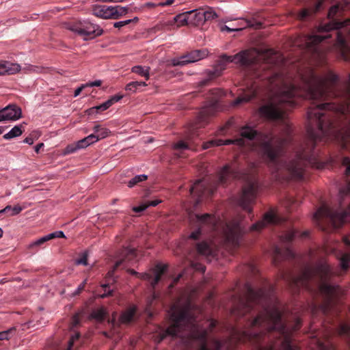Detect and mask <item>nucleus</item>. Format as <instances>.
<instances>
[{
	"instance_id": "37998d69",
	"label": "nucleus",
	"mask_w": 350,
	"mask_h": 350,
	"mask_svg": "<svg viewBox=\"0 0 350 350\" xmlns=\"http://www.w3.org/2000/svg\"><path fill=\"white\" fill-rule=\"evenodd\" d=\"M87 283V280H85L79 286V287L77 288V289L75 291V295H79L81 291L84 289L85 288V286Z\"/></svg>"
},
{
	"instance_id": "7ed1b4c3",
	"label": "nucleus",
	"mask_w": 350,
	"mask_h": 350,
	"mask_svg": "<svg viewBox=\"0 0 350 350\" xmlns=\"http://www.w3.org/2000/svg\"><path fill=\"white\" fill-rule=\"evenodd\" d=\"M189 219L192 228H195L189 236L193 240L199 239L202 234L217 230L219 222V219L209 213L190 215Z\"/></svg>"
},
{
	"instance_id": "79ce46f5",
	"label": "nucleus",
	"mask_w": 350,
	"mask_h": 350,
	"mask_svg": "<svg viewBox=\"0 0 350 350\" xmlns=\"http://www.w3.org/2000/svg\"><path fill=\"white\" fill-rule=\"evenodd\" d=\"M247 270L250 272L253 275H256L258 273V270L254 265L253 264H248L246 267Z\"/></svg>"
},
{
	"instance_id": "f8f14e48",
	"label": "nucleus",
	"mask_w": 350,
	"mask_h": 350,
	"mask_svg": "<svg viewBox=\"0 0 350 350\" xmlns=\"http://www.w3.org/2000/svg\"><path fill=\"white\" fill-rule=\"evenodd\" d=\"M283 219L279 217L277 211L274 208L269 209L265 213L262 220L254 224L250 227V232H260L267 224H279Z\"/></svg>"
},
{
	"instance_id": "8fccbe9b",
	"label": "nucleus",
	"mask_w": 350,
	"mask_h": 350,
	"mask_svg": "<svg viewBox=\"0 0 350 350\" xmlns=\"http://www.w3.org/2000/svg\"><path fill=\"white\" fill-rule=\"evenodd\" d=\"M86 87L85 85H81V87L78 88L75 91V93H74V96L75 97H77V96H79L80 94V93L81 92V91L83 90V89Z\"/></svg>"
},
{
	"instance_id": "49530a36",
	"label": "nucleus",
	"mask_w": 350,
	"mask_h": 350,
	"mask_svg": "<svg viewBox=\"0 0 350 350\" xmlns=\"http://www.w3.org/2000/svg\"><path fill=\"white\" fill-rule=\"evenodd\" d=\"M102 84V81L100 80H97V81H95L94 82H92V83H87L85 85L86 87L88 86H90V87H94V86H96V87H99Z\"/></svg>"
},
{
	"instance_id": "72a5a7b5",
	"label": "nucleus",
	"mask_w": 350,
	"mask_h": 350,
	"mask_svg": "<svg viewBox=\"0 0 350 350\" xmlns=\"http://www.w3.org/2000/svg\"><path fill=\"white\" fill-rule=\"evenodd\" d=\"M101 286L105 291L103 293V294L100 295L101 298H105V297H110V296L113 295V290L109 289L110 288L109 284H102Z\"/></svg>"
},
{
	"instance_id": "bb28decb",
	"label": "nucleus",
	"mask_w": 350,
	"mask_h": 350,
	"mask_svg": "<svg viewBox=\"0 0 350 350\" xmlns=\"http://www.w3.org/2000/svg\"><path fill=\"white\" fill-rule=\"evenodd\" d=\"M146 85H147V84L144 81H132V82L129 83L126 85L125 90L126 91L135 92L139 88L144 87Z\"/></svg>"
},
{
	"instance_id": "052dcab7",
	"label": "nucleus",
	"mask_w": 350,
	"mask_h": 350,
	"mask_svg": "<svg viewBox=\"0 0 350 350\" xmlns=\"http://www.w3.org/2000/svg\"><path fill=\"white\" fill-rule=\"evenodd\" d=\"M137 20H138V18L137 17H135L133 19H127L126 21H124L123 22H135V21H136Z\"/></svg>"
},
{
	"instance_id": "f257e3e1",
	"label": "nucleus",
	"mask_w": 350,
	"mask_h": 350,
	"mask_svg": "<svg viewBox=\"0 0 350 350\" xmlns=\"http://www.w3.org/2000/svg\"><path fill=\"white\" fill-rule=\"evenodd\" d=\"M240 172L237 169L230 165H226L219 172L217 180L211 185H208L203 180H198L190 187V194L198 197L197 202L200 200L204 196H212L217 186V185H226L231 179L239 178Z\"/></svg>"
},
{
	"instance_id": "5fc2aeb1",
	"label": "nucleus",
	"mask_w": 350,
	"mask_h": 350,
	"mask_svg": "<svg viewBox=\"0 0 350 350\" xmlns=\"http://www.w3.org/2000/svg\"><path fill=\"white\" fill-rule=\"evenodd\" d=\"M195 269L201 271L202 272L205 271V267L201 265H199V267H197V265L195 266Z\"/></svg>"
},
{
	"instance_id": "4c0bfd02",
	"label": "nucleus",
	"mask_w": 350,
	"mask_h": 350,
	"mask_svg": "<svg viewBox=\"0 0 350 350\" xmlns=\"http://www.w3.org/2000/svg\"><path fill=\"white\" fill-rule=\"evenodd\" d=\"M23 210V208L19 205H16L14 207L11 206V210L7 213V216H14L19 214Z\"/></svg>"
},
{
	"instance_id": "1a4fd4ad",
	"label": "nucleus",
	"mask_w": 350,
	"mask_h": 350,
	"mask_svg": "<svg viewBox=\"0 0 350 350\" xmlns=\"http://www.w3.org/2000/svg\"><path fill=\"white\" fill-rule=\"evenodd\" d=\"M258 187V183L256 181L247 182L243 187L242 192L239 197L238 204L249 213L252 211L251 204L256 199Z\"/></svg>"
},
{
	"instance_id": "4468645a",
	"label": "nucleus",
	"mask_w": 350,
	"mask_h": 350,
	"mask_svg": "<svg viewBox=\"0 0 350 350\" xmlns=\"http://www.w3.org/2000/svg\"><path fill=\"white\" fill-rule=\"evenodd\" d=\"M137 257V252L134 248L123 247L119 254V259L116 261L112 270L107 273L108 277H112L115 271L122 265L130 262Z\"/></svg>"
},
{
	"instance_id": "f3484780",
	"label": "nucleus",
	"mask_w": 350,
	"mask_h": 350,
	"mask_svg": "<svg viewBox=\"0 0 350 350\" xmlns=\"http://www.w3.org/2000/svg\"><path fill=\"white\" fill-rule=\"evenodd\" d=\"M349 3V1L345 0L344 2H340L332 6L328 12L327 17L330 20H333L332 22H340L338 17L341 15L344 11L345 7ZM343 22H350V19H347Z\"/></svg>"
},
{
	"instance_id": "864d4df0",
	"label": "nucleus",
	"mask_w": 350,
	"mask_h": 350,
	"mask_svg": "<svg viewBox=\"0 0 350 350\" xmlns=\"http://www.w3.org/2000/svg\"><path fill=\"white\" fill-rule=\"evenodd\" d=\"M174 2V0H167L165 2L159 3L158 5L164 6V5H168L172 4Z\"/></svg>"
},
{
	"instance_id": "5701e85b",
	"label": "nucleus",
	"mask_w": 350,
	"mask_h": 350,
	"mask_svg": "<svg viewBox=\"0 0 350 350\" xmlns=\"http://www.w3.org/2000/svg\"><path fill=\"white\" fill-rule=\"evenodd\" d=\"M23 126L20 125H16L14 128H12L8 133L3 135V138L5 139H10L16 137L20 136L23 132Z\"/></svg>"
},
{
	"instance_id": "e2e57ef3",
	"label": "nucleus",
	"mask_w": 350,
	"mask_h": 350,
	"mask_svg": "<svg viewBox=\"0 0 350 350\" xmlns=\"http://www.w3.org/2000/svg\"><path fill=\"white\" fill-rule=\"evenodd\" d=\"M3 234V230L0 228V238H1V237H2Z\"/></svg>"
},
{
	"instance_id": "c85d7f7f",
	"label": "nucleus",
	"mask_w": 350,
	"mask_h": 350,
	"mask_svg": "<svg viewBox=\"0 0 350 350\" xmlns=\"http://www.w3.org/2000/svg\"><path fill=\"white\" fill-rule=\"evenodd\" d=\"M93 131L94 133L98 134L99 139H103L108 136L109 133V131L104 127H102L100 125H95L93 128Z\"/></svg>"
},
{
	"instance_id": "e433bc0d",
	"label": "nucleus",
	"mask_w": 350,
	"mask_h": 350,
	"mask_svg": "<svg viewBox=\"0 0 350 350\" xmlns=\"http://www.w3.org/2000/svg\"><path fill=\"white\" fill-rule=\"evenodd\" d=\"M93 317L98 321H103L105 319L106 312L104 309L100 308L93 312Z\"/></svg>"
},
{
	"instance_id": "6e6552de",
	"label": "nucleus",
	"mask_w": 350,
	"mask_h": 350,
	"mask_svg": "<svg viewBox=\"0 0 350 350\" xmlns=\"http://www.w3.org/2000/svg\"><path fill=\"white\" fill-rule=\"evenodd\" d=\"M167 269V266L166 265L158 263L150 269L148 273H140L133 269H129V271L131 274L149 282L151 288L154 289L159 282L163 281Z\"/></svg>"
},
{
	"instance_id": "69168bd1",
	"label": "nucleus",
	"mask_w": 350,
	"mask_h": 350,
	"mask_svg": "<svg viewBox=\"0 0 350 350\" xmlns=\"http://www.w3.org/2000/svg\"><path fill=\"white\" fill-rule=\"evenodd\" d=\"M188 23H182L181 25H187Z\"/></svg>"
},
{
	"instance_id": "680f3d73",
	"label": "nucleus",
	"mask_w": 350,
	"mask_h": 350,
	"mask_svg": "<svg viewBox=\"0 0 350 350\" xmlns=\"http://www.w3.org/2000/svg\"><path fill=\"white\" fill-rule=\"evenodd\" d=\"M301 237H308V232H303V233H302V234H301Z\"/></svg>"
},
{
	"instance_id": "c9c22d12",
	"label": "nucleus",
	"mask_w": 350,
	"mask_h": 350,
	"mask_svg": "<svg viewBox=\"0 0 350 350\" xmlns=\"http://www.w3.org/2000/svg\"><path fill=\"white\" fill-rule=\"evenodd\" d=\"M342 165L346 167L345 174L348 177L350 176V158L343 157L342 159Z\"/></svg>"
},
{
	"instance_id": "2f4dec72",
	"label": "nucleus",
	"mask_w": 350,
	"mask_h": 350,
	"mask_svg": "<svg viewBox=\"0 0 350 350\" xmlns=\"http://www.w3.org/2000/svg\"><path fill=\"white\" fill-rule=\"evenodd\" d=\"M16 332L15 327H12L8 330L0 332V340H9L11 338Z\"/></svg>"
},
{
	"instance_id": "9b49d317",
	"label": "nucleus",
	"mask_w": 350,
	"mask_h": 350,
	"mask_svg": "<svg viewBox=\"0 0 350 350\" xmlns=\"http://www.w3.org/2000/svg\"><path fill=\"white\" fill-rule=\"evenodd\" d=\"M66 28L77 32L79 36H83L84 40L92 39L102 34L103 30L94 23H85L86 25H81L83 23H65Z\"/></svg>"
},
{
	"instance_id": "393cba45",
	"label": "nucleus",
	"mask_w": 350,
	"mask_h": 350,
	"mask_svg": "<svg viewBox=\"0 0 350 350\" xmlns=\"http://www.w3.org/2000/svg\"><path fill=\"white\" fill-rule=\"evenodd\" d=\"M149 67H144L142 66H135L131 68L133 72L144 77L146 80L149 79Z\"/></svg>"
},
{
	"instance_id": "ddd939ff",
	"label": "nucleus",
	"mask_w": 350,
	"mask_h": 350,
	"mask_svg": "<svg viewBox=\"0 0 350 350\" xmlns=\"http://www.w3.org/2000/svg\"><path fill=\"white\" fill-rule=\"evenodd\" d=\"M208 55L206 49H199L191 51L187 54L182 55L178 59H173L170 61V64L173 66H185L189 63L199 61Z\"/></svg>"
},
{
	"instance_id": "a211bd4d",
	"label": "nucleus",
	"mask_w": 350,
	"mask_h": 350,
	"mask_svg": "<svg viewBox=\"0 0 350 350\" xmlns=\"http://www.w3.org/2000/svg\"><path fill=\"white\" fill-rule=\"evenodd\" d=\"M123 98L122 95H114L111 96L109 100L102 103L101 105H97L96 107H93L90 108L88 111L89 114H93L94 113H98L99 111H104L109 109L112 105L118 102Z\"/></svg>"
},
{
	"instance_id": "f704fd0d",
	"label": "nucleus",
	"mask_w": 350,
	"mask_h": 350,
	"mask_svg": "<svg viewBox=\"0 0 350 350\" xmlns=\"http://www.w3.org/2000/svg\"><path fill=\"white\" fill-rule=\"evenodd\" d=\"M350 193V180L347 182V186L340 189V201H342L344 198Z\"/></svg>"
},
{
	"instance_id": "dca6fc26",
	"label": "nucleus",
	"mask_w": 350,
	"mask_h": 350,
	"mask_svg": "<svg viewBox=\"0 0 350 350\" xmlns=\"http://www.w3.org/2000/svg\"><path fill=\"white\" fill-rule=\"evenodd\" d=\"M65 235L62 231H55L50 233L46 236H44L39 239L32 242L28 245V249L31 250L32 253H36L40 248L47 241L56 238H64Z\"/></svg>"
},
{
	"instance_id": "0e129e2a",
	"label": "nucleus",
	"mask_w": 350,
	"mask_h": 350,
	"mask_svg": "<svg viewBox=\"0 0 350 350\" xmlns=\"http://www.w3.org/2000/svg\"><path fill=\"white\" fill-rule=\"evenodd\" d=\"M3 129L1 128H0V134H1L3 133Z\"/></svg>"
},
{
	"instance_id": "0eeeda50",
	"label": "nucleus",
	"mask_w": 350,
	"mask_h": 350,
	"mask_svg": "<svg viewBox=\"0 0 350 350\" xmlns=\"http://www.w3.org/2000/svg\"><path fill=\"white\" fill-rule=\"evenodd\" d=\"M247 232L242 220L235 219L226 224L224 228V242L226 246L237 247L243 235Z\"/></svg>"
},
{
	"instance_id": "ea45409f",
	"label": "nucleus",
	"mask_w": 350,
	"mask_h": 350,
	"mask_svg": "<svg viewBox=\"0 0 350 350\" xmlns=\"http://www.w3.org/2000/svg\"><path fill=\"white\" fill-rule=\"evenodd\" d=\"M86 138L88 139V140L90 142V143L92 144L97 141H98L100 139L98 136V134H96V133H94L92 134H90V135H88V137H86Z\"/></svg>"
},
{
	"instance_id": "58836bf2",
	"label": "nucleus",
	"mask_w": 350,
	"mask_h": 350,
	"mask_svg": "<svg viewBox=\"0 0 350 350\" xmlns=\"http://www.w3.org/2000/svg\"><path fill=\"white\" fill-rule=\"evenodd\" d=\"M77 264L83 265H88V254L86 252H84L81 257L77 260Z\"/></svg>"
},
{
	"instance_id": "4d7b16f0",
	"label": "nucleus",
	"mask_w": 350,
	"mask_h": 350,
	"mask_svg": "<svg viewBox=\"0 0 350 350\" xmlns=\"http://www.w3.org/2000/svg\"><path fill=\"white\" fill-rule=\"evenodd\" d=\"M29 19L33 21L39 20V16L38 14H34L31 16Z\"/></svg>"
},
{
	"instance_id": "9d476101",
	"label": "nucleus",
	"mask_w": 350,
	"mask_h": 350,
	"mask_svg": "<svg viewBox=\"0 0 350 350\" xmlns=\"http://www.w3.org/2000/svg\"><path fill=\"white\" fill-rule=\"evenodd\" d=\"M126 7L94 5L92 9L93 14L102 19H118L127 12Z\"/></svg>"
},
{
	"instance_id": "cd10ccee",
	"label": "nucleus",
	"mask_w": 350,
	"mask_h": 350,
	"mask_svg": "<svg viewBox=\"0 0 350 350\" xmlns=\"http://www.w3.org/2000/svg\"><path fill=\"white\" fill-rule=\"evenodd\" d=\"M255 96H256L255 92H253L250 94H245V95L239 96L234 101V105H239L241 103L249 102Z\"/></svg>"
},
{
	"instance_id": "09e8293b",
	"label": "nucleus",
	"mask_w": 350,
	"mask_h": 350,
	"mask_svg": "<svg viewBox=\"0 0 350 350\" xmlns=\"http://www.w3.org/2000/svg\"><path fill=\"white\" fill-rule=\"evenodd\" d=\"M11 210V206L8 205L4 208L0 210V217H1L3 214H6L9 213Z\"/></svg>"
},
{
	"instance_id": "c03bdc74",
	"label": "nucleus",
	"mask_w": 350,
	"mask_h": 350,
	"mask_svg": "<svg viewBox=\"0 0 350 350\" xmlns=\"http://www.w3.org/2000/svg\"><path fill=\"white\" fill-rule=\"evenodd\" d=\"M183 276L182 274H179L176 278H174L172 281V282L169 284L168 286V288H169V291H170L173 288L174 286L178 283V282L179 281L180 278Z\"/></svg>"
},
{
	"instance_id": "20e7f679",
	"label": "nucleus",
	"mask_w": 350,
	"mask_h": 350,
	"mask_svg": "<svg viewBox=\"0 0 350 350\" xmlns=\"http://www.w3.org/2000/svg\"><path fill=\"white\" fill-rule=\"evenodd\" d=\"M243 18H228L220 20V22H230L232 21L243 20ZM219 20V15L211 8L207 9L198 8L179 14L174 16V22H207L208 21Z\"/></svg>"
},
{
	"instance_id": "3c124183",
	"label": "nucleus",
	"mask_w": 350,
	"mask_h": 350,
	"mask_svg": "<svg viewBox=\"0 0 350 350\" xmlns=\"http://www.w3.org/2000/svg\"><path fill=\"white\" fill-rule=\"evenodd\" d=\"M44 147V144L43 143H40L38 144H37L35 147V152L36 153H39L40 152V150Z\"/></svg>"
},
{
	"instance_id": "2eb2a0df",
	"label": "nucleus",
	"mask_w": 350,
	"mask_h": 350,
	"mask_svg": "<svg viewBox=\"0 0 350 350\" xmlns=\"http://www.w3.org/2000/svg\"><path fill=\"white\" fill-rule=\"evenodd\" d=\"M21 115V109L15 104H10L0 110V122L16 120Z\"/></svg>"
},
{
	"instance_id": "de8ad7c7",
	"label": "nucleus",
	"mask_w": 350,
	"mask_h": 350,
	"mask_svg": "<svg viewBox=\"0 0 350 350\" xmlns=\"http://www.w3.org/2000/svg\"><path fill=\"white\" fill-rule=\"evenodd\" d=\"M245 27H240V28H233V29H231V28H229L227 26H225V27H221V31H224V29H226L228 31L230 32V31H241L243 29H244Z\"/></svg>"
},
{
	"instance_id": "7c9ffc66",
	"label": "nucleus",
	"mask_w": 350,
	"mask_h": 350,
	"mask_svg": "<svg viewBox=\"0 0 350 350\" xmlns=\"http://www.w3.org/2000/svg\"><path fill=\"white\" fill-rule=\"evenodd\" d=\"M147 179V176L144 174L135 176L134 178L131 179L128 183V187H133L137 185L139 183L144 181Z\"/></svg>"
},
{
	"instance_id": "412c9836",
	"label": "nucleus",
	"mask_w": 350,
	"mask_h": 350,
	"mask_svg": "<svg viewBox=\"0 0 350 350\" xmlns=\"http://www.w3.org/2000/svg\"><path fill=\"white\" fill-rule=\"evenodd\" d=\"M137 308L135 305H131L127 308L120 315V321L122 323H131L136 314Z\"/></svg>"
},
{
	"instance_id": "a18cd8bd",
	"label": "nucleus",
	"mask_w": 350,
	"mask_h": 350,
	"mask_svg": "<svg viewBox=\"0 0 350 350\" xmlns=\"http://www.w3.org/2000/svg\"><path fill=\"white\" fill-rule=\"evenodd\" d=\"M79 317L78 314H75L72 318V327H76L77 325L79 324Z\"/></svg>"
},
{
	"instance_id": "a19ab883",
	"label": "nucleus",
	"mask_w": 350,
	"mask_h": 350,
	"mask_svg": "<svg viewBox=\"0 0 350 350\" xmlns=\"http://www.w3.org/2000/svg\"><path fill=\"white\" fill-rule=\"evenodd\" d=\"M79 336H80V335L79 333L75 334V335L71 336V338H70V340L68 341V346H69L68 350H71V348L74 344L75 340H78Z\"/></svg>"
},
{
	"instance_id": "aec40b11",
	"label": "nucleus",
	"mask_w": 350,
	"mask_h": 350,
	"mask_svg": "<svg viewBox=\"0 0 350 350\" xmlns=\"http://www.w3.org/2000/svg\"><path fill=\"white\" fill-rule=\"evenodd\" d=\"M325 1V0H316V2L314 3V5L312 8L304 9L298 13L297 19L298 20L306 19V18H309L310 16H312V14L319 12L321 9Z\"/></svg>"
},
{
	"instance_id": "c756f323",
	"label": "nucleus",
	"mask_w": 350,
	"mask_h": 350,
	"mask_svg": "<svg viewBox=\"0 0 350 350\" xmlns=\"http://www.w3.org/2000/svg\"><path fill=\"white\" fill-rule=\"evenodd\" d=\"M332 332V331H329V333L326 335V341L325 342L318 340L319 346L321 350H328L329 348H332L333 345L329 340Z\"/></svg>"
},
{
	"instance_id": "423d86ee",
	"label": "nucleus",
	"mask_w": 350,
	"mask_h": 350,
	"mask_svg": "<svg viewBox=\"0 0 350 350\" xmlns=\"http://www.w3.org/2000/svg\"><path fill=\"white\" fill-rule=\"evenodd\" d=\"M299 232L294 229L286 231L280 236V241L282 246L275 245L273 249L272 261L275 266H278L279 263L284 259H293L295 254L289 246L294 238Z\"/></svg>"
},
{
	"instance_id": "f03ea898",
	"label": "nucleus",
	"mask_w": 350,
	"mask_h": 350,
	"mask_svg": "<svg viewBox=\"0 0 350 350\" xmlns=\"http://www.w3.org/2000/svg\"><path fill=\"white\" fill-rule=\"evenodd\" d=\"M230 340L237 343L250 342L254 346V350H264V326L233 327Z\"/></svg>"
},
{
	"instance_id": "39448f33",
	"label": "nucleus",
	"mask_w": 350,
	"mask_h": 350,
	"mask_svg": "<svg viewBox=\"0 0 350 350\" xmlns=\"http://www.w3.org/2000/svg\"><path fill=\"white\" fill-rule=\"evenodd\" d=\"M210 100L207 105L200 110L196 122L191 126V131L192 132L198 128L204 126L209 118L221 109L220 99L224 96V92L220 89H213L210 91Z\"/></svg>"
},
{
	"instance_id": "b1692460",
	"label": "nucleus",
	"mask_w": 350,
	"mask_h": 350,
	"mask_svg": "<svg viewBox=\"0 0 350 350\" xmlns=\"http://www.w3.org/2000/svg\"><path fill=\"white\" fill-rule=\"evenodd\" d=\"M196 250L198 252L202 255L208 256L212 252L210 245L206 241L198 243L196 245Z\"/></svg>"
},
{
	"instance_id": "a878e982",
	"label": "nucleus",
	"mask_w": 350,
	"mask_h": 350,
	"mask_svg": "<svg viewBox=\"0 0 350 350\" xmlns=\"http://www.w3.org/2000/svg\"><path fill=\"white\" fill-rule=\"evenodd\" d=\"M161 202V200H155L148 201L147 203L142 204L138 206H134L133 211L135 213H141L145 211L148 206H156Z\"/></svg>"
},
{
	"instance_id": "6ab92c4d",
	"label": "nucleus",
	"mask_w": 350,
	"mask_h": 350,
	"mask_svg": "<svg viewBox=\"0 0 350 350\" xmlns=\"http://www.w3.org/2000/svg\"><path fill=\"white\" fill-rule=\"evenodd\" d=\"M21 66L8 61L0 62V75H14L20 71Z\"/></svg>"
},
{
	"instance_id": "4be33fe9",
	"label": "nucleus",
	"mask_w": 350,
	"mask_h": 350,
	"mask_svg": "<svg viewBox=\"0 0 350 350\" xmlns=\"http://www.w3.org/2000/svg\"><path fill=\"white\" fill-rule=\"evenodd\" d=\"M90 144H91L88 140V139L85 137L81 140H79L76 144H72L67 146L65 151L67 154L73 153L79 149L85 148L88 147Z\"/></svg>"
},
{
	"instance_id": "473e14b6",
	"label": "nucleus",
	"mask_w": 350,
	"mask_h": 350,
	"mask_svg": "<svg viewBox=\"0 0 350 350\" xmlns=\"http://www.w3.org/2000/svg\"><path fill=\"white\" fill-rule=\"evenodd\" d=\"M173 148L176 150L182 151L184 150L191 149V147L189 143L184 141H179L173 145Z\"/></svg>"
},
{
	"instance_id": "bf43d9fd",
	"label": "nucleus",
	"mask_w": 350,
	"mask_h": 350,
	"mask_svg": "<svg viewBox=\"0 0 350 350\" xmlns=\"http://www.w3.org/2000/svg\"><path fill=\"white\" fill-rule=\"evenodd\" d=\"M126 23H114V27L116 28H120L121 27L124 26Z\"/></svg>"
},
{
	"instance_id": "603ef678",
	"label": "nucleus",
	"mask_w": 350,
	"mask_h": 350,
	"mask_svg": "<svg viewBox=\"0 0 350 350\" xmlns=\"http://www.w3.org/2000/svg\"><path fill=\"white\" fill-rule=\"evenodd\" d=\"M24 142L31 145L33 143V139L30 136L27 137L24 139Z\"/></svg>"
},
{
	"instance_id": "6e6d98bb",
	"label": "nucleus",
	"mask_w": 350,
	"mask_h": 350,
	"mask_svg": "<svg viewBox=\"0 0 350 350\" xmlns=\"http://www.w3.org/2000/svg\"><path fill=\"white\" fill-rule=\"evenodd\" d=\"M262 23H252V27H254L256 29L260 28L262 27Z\"/></svg>"
},
{
	"instance_id": "13d9d810",
	"label": "nucleus",
	"mask_w": 350,
	"mask_h": 350,
	"mask_svg": "<svg viewBox=\"0 0 350 350\" xmlns=\"http://www.w3.org/2000/svg\"><path fill=\"white\" fill-rule=\"evenodd\" d=\"M156 5L154 3H146V4H144V7H146V8H153Z\"/></svg>"
}]
</instances>
